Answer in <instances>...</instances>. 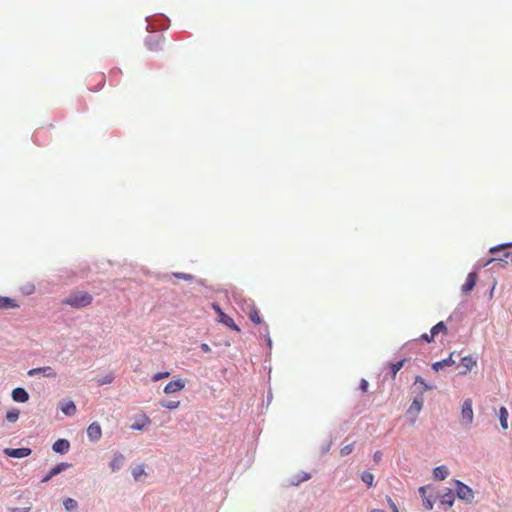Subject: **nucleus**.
<instances>
[{"instance_id":"9","label":"nucleus","mask_w":512,"mask_h":512,"mask_svg":"<svg viewBox=\"0 0 512 512\" xmlns=\"http://www.w3.org/2000/svg\"><path fill=\"white\" fill-rule=\"evenodd\" d=\"M164 38L162 35L150 36L146 40V46L150 51H158L161 49Z\"/></svg>"},{"instance_id":"19","label":"nucleus","mask_w":512,"mask_h":512,"mask_svg":"<svg viewBox=\"0 0 512 512\" xmlns=\"http://www.w3.org/2000/svg\"><path fill=\"white\" fill-rule=\"evenodd\" d=\"M414 386L418 389L420 394L433 389V386L428 385L421 376L415 378Z\"/></svg>"},{"instance_id":"33","label":"nucleus","mask_w":512,"mask_h":512,"mask_svg":"<svg viewBox=\"0 0 512 512\" xmlns=\"http://www.w3.org/2000/svg\"><path fill=\"white\" fill-rule=\"evenodd\" d=\"M361 480L371 487L373 485L374 476L372 473L365 471L361 475Z\"/></svg>"},{"instance_id":"21","label":"nucleus","mask_w":512,"mask_h":512,"mask_svg":"<svg viewBox=\"0 0 512 512\" xmlns=\"http://www.w3.org/2000/svg\"><path fill=\"white\" fill-rule=\"evenodd\" d=\"M18 303L9 297L0 296V309L16 308Z\"/></svg>"},{"instance_id":"7","label":"nucleus","mask_w":512,"mask_h":512,"mask_svg":"<svg viewBox=\"0 0 512 512\" xmlns=\"http://www.w3.org/2000/svg\"><path fill=\"white\" fill-rule=\"evenodd\" d=\"M31 449L30 448H26V447H23V448H5L4 449V453L9 456V457H13V458H24V457H27L31 454Z\"/></svg>"},{"instance_id":"5","label":"nucleus","mask_w":512,"mask_h":512,"mask_svg":"<svg viewBox=\"0 0 512 512\" xmlns=\"http://www.w3.org/2000/svg\"><path fill=\"white\" fill-rule=\"evenodd\" d=\"M477 365V361L474 357L468 355V356H465L461 359V363H460V374L462 375H465L467 374L469 371H471L475 366Z\"/></svg>"},{"instance_id":"12","label":"nucleus","mask_w":512,"mask_h":512,"mask_svg":"<svg viewBox=\"0 0 512 512\" xmlns=\"http://www.w3.org/2000/svg\"><path fill=\"white\" fill-rule=\"evenodd\" d=\"M431 490L430 486H422L419 489V493L423 500V506L427 510H431L433 508V500L432 495L427 496V492Z\"/></svg>"},{"instance_id":"36","label":"nucleus","mask_w":512,"mask_h":512,"mask_svg":"<svg viewBox=\"0 0 512 512\" xmlns=\"http://www.w3.org/2000/svg\"><path fill=\"white\" fill-rule=\"evenodd\" d=\"M170 376V372L168 371H165V372H159V373H156L153 377H152V380L154 382H158L160 381L161 379H164V378H167Z\"/></svg>"},{"instance_id":"23","label":"nucleus","mask_w":512,"mask_h":512,"mask_svg":"<svg viewBox=\"0 0 512 512\" xmlns=\"http://www.w3.org/2000/svg\"><path fill=\"white\" fill-rule=\"evenodd\" d=\"M248 316H249V319L254 323V324H260L262 322V319L260 317V314H259V311L258 309L252 305L251 308H250V311L248 312Z\"/></svg>"},{"instance_id":"1","label":"nucleus","mask_w":512,"mask_h":512,"mask_svg":"<svg viewBox=\"0 0 512 512\" xmlns=\"http://www.w3.org/2000/svg\"><path fill=\"white\" fill-rule=\"evenodd\" d=\"M92 300V295L86 291H73L62 300V304L73 308H83L89 306Z\"/></svg>"},{"instance_id":"24","label":"nucleus","mask_w":512,"mask_h":512,"mask_svg":"<svg viewBox=\"0 0 512 512\" xmlns=\"http://www.w3.org/2000/svg\"><path fill=\"white\" fill-rule=\"evenodd\" d=\"M449 474L446 466H438L434 469V477L438 480H444Z\"/></svg>"},{"instance_id":"38","label":"nucleus","mask_w":512,"mask_h":512,"mask_svg":"<svg viewBox=\"0 0 512 512\" xmlns=\"http://www.w3.org/2000/svg\"><path fill=\"white\" fill-rule=\"evenodd\" d=\"M173 276L179 279L190 281L193 279V276L191 274H185V273H173Z\"/></svg>"},{"instance_id":"22","label":"nucleus","mask_w":512,"mask_h":512,"mask_svg":"<svg viewBox=\"0 0 512 512\" xmlns=\"http://www.w3.org/2000/svg\"><path fill=\"white\" fill-rule=\"evenodd\" d=\"M159 405L168 410H175L180 407V401L178 400H162Z\"/></svg>"},{"instance_id":"44","label":"nucleus","mask_w":512,"mask_h":512,"mask_svg":"<svg viewBox=\"0 0 512 512\" xmlns=\"http://www.w3.org/2000/svg\"><path fill=\"white\" fill-rule=\"evenodd\" d=\"M360 389H361L363 392H367V390H368V382H367L365 379H362V380H361V383H360Z\"/></svg>"},{"instance_id":"15","label":"nucleus","mask_w":512,"mask_h":512,"mask_svg":"<svg viewBox=\"0 0 512 512\" xmlns=\"http://www.w3.org/2000/svg\"><path fill=\"white\" fill-rule=\"evenodd\" d=\"M423 402H424V400H423L422 396L414 398V400L412 401L411 405L409 406V408L407 410V413L413 414V415H418L420 413V411L422 410Z\"/></svg>"},{"instance_id":"34","label":"nucleus","mask_w":512,"mask_h":512,"mask_svg":"<svg viewBox=\"0 0 512 512\" xmlns=\"http://www.w3.org/2000/svg\"><path fill=\"white\" fill-rule=\"evenodd\" d=\"M63 504H64L65 509L68 510V511L74 510L78 506L77 501L72 499V498H66L64 500Z\"/></svg>"},{"instance_id":"32","label":"nucleus","mask_w":512,"mask_h":512,"mask_svg":"<svg viewBox=\"0 0 512 512\" xmlns=\"http://www.w3.org/2000/svg\"><path fill=\"white\" fill-rule=\"evenodd\" d=\"M144 474L145 470L143 465H138L132 470V475L136 481H138Z\"/></svg>"},{"instance_id":"30","label":"nucleus","mask_w":512,"mask_h":512,"mask_svg":"<svg viewBox=\"0 0 512 512\" xmlns=\"http://www.w3.org/2000/svg\"><path fill=\"white\" fill-rule=\"evenodd\" d=\"M19 410L16 409V408H13L11 410H8L7 413H6V419L7 421L13 423V422H16L19 418Z\"/></svg>"},{"instance_id":"8","label":"nucleus","mask_w":512,"mask_h":512,"mask_svg":"<svg viewBox=\"0 0 512 512\" xmlns=\"http://www.w3.org/2000/svg\"><path fill=\"white\" fill-rule=\"evenodd\" d=\"M37 374H42L44 377H48V378H55L57 376V373L55 372V370L50 366L33 368L28 371L29 376H34Z\"/></svg>"},{"instance_id":"13","label":"nucleus","mask_w":512,"mask_h":512,"mask_svg":"<svg viewBox=\"0 0 512 512\" xmlns=\"http://www.w3.org/2000/svg\"><path fill=\"white\" fill-rule=\"evenodd\" d=\"M478 276L475 272H471L468 274L465 283L462 285L461 290L463 293H469L473 290L476 285Z\"/></svg>"},{"instance_id":"46","label":"nucleus","mask_w":512,"mask_h":512,"mask_svg":"<svg viewBox=\"0 0 512 512\" xmlns=\"http://www.w3.org/2000/svg\"><path fill=\"white\" fill-rule=\"evenodd\" d=\"M201 350H202L203 352H205V353H208V352H210V351H211V348L209 347V345H208V344L203 343V344H201Z\"/></svg>"},{"instance_id":"29","label":"nucleus","mask_w":512,"mask_h":512,"mask_svg":"<svg viewBox=\"0 0 512 512\" xmlns=\"http://www.w3.org/2000/svg\"><path fill=\"white\" fill-rule=\"evenodd\" d=\"M440 332H443V333L447 332V328L443 322H438L436 325H434L431 328V331H430V333L432 334V337H435Z\"/></svg>"},{"instance_id":"3","label":"nucleus","mask_w":512,"mask_h":512,"mask_svg":"<svg viewBox=\"0 0 512 512\" xmlns=\"http://www.w3.org/2000/svg\"><path fill=\"white\" fill-rule=\"evenodd\" d=\"M456 493L460 499L466 502H471L474 498L472 489L460 481H456Z\"/></svg>"},{"instance_id":"40","label":"nucleus","mask_w":512,"mask_h":512,"mask_svg":"<svg viewBox=\"0 0 512 512\" xmlns=\"http://www.w3.org/2000/svg\"><path fill=\"white\" fill-rule=\"evenodd\" d=\"M212 308L214 309V311L217 313L218 315V318L221 317V313H224L223 310L220 308V306L216 303H213L212 304Z\"/></svg>"},{"instance_id":"4","label":"nucleus","mask_w":512,"mask_h":512,"mask_svg":"<svg viewBox=\"0 0 512 512\" xmlns=\"http://www.w3.org/2000/svg\"><path fill=\"white\" fill-rule=\"evenodd\" d=\"M185 381L182 379H177L170 381L165 387H164V393L167 395L179 392L185 388Z\"/></svg>"},{"instance_id":"14","label":"nucleus","mask_w":512,"mask_h":512,"mask_svg":"<svg viewBox=\"0 0 512 512\" xmlns=\"http://www.w3.org/2000/svg\"><path fill=\"white\" fill-rule=\"evenodd\" d=\"M12 399L16 402L25 403L29 399V394L24 388H15L12 391Z\"/></svg>"},{"instance_id":"16","label":"nucleus","mask_w":512,"mask_h":512,"mask_svg":"<svg viewBox=\"0 0 512 512\" xmlns=\"http://www.w3.org/2000/svg\"><path fill=\"white\" fill-rule=\"evenodd\" d=\"M53 450L57 453H67L70 449V443L66 439H58L52 446Z\"/></svg>"},{"instance_id":"48","label":"nucleus","mask_w":512,"mask_h":512,"mask_svg":"<svg viewBox=\"0 0 512 512\" xmlns=\"http://www.w3.org/2000/svg\"><path fill=\"white\" fill-rule=\"evenodd\" d=\"M494 260H495L494 258L490 259L485 265H488L489 263L493 262Z\"/></svg>"},{"instance_id":"43","label":"nucleus","mask_w":512,"mask_h":512,"mask_svg":"<svg viewBox=\"0 0 512 512\" xmlns=\"http://www.w3.org/2000/svg\"><path fill=\"white\" fill-rule=\"evenodd\" d=\"M422 340H425L427 341L428 343L432 342L434 337H432V334L430 333V335H428L427 333H424L421 335L420 337Z\"/></svg>"},{"instance_id":"39","label":"nucleus","mask_w":512,"mask_h":512,"mask_svg":"<svg viewBox=\"0 0 512 512\" xmlns=\"http://www.w3.org/2000/svg\"><path fill=\"white\" fill-rule=\"evenodd\" d=\"M511 246H512V244H505V245H501V246H495V247H492L490 249V252L491 253H495V252H497V251H499V250H501L503 248H507V247H511Z\"/></svg>"},{"instance_id":"28","label":"nucleus","mask_w":512,"mask_h":512,"mask_svg":"<svg viewBox=\"0 0 512 512\" xmlns=\"http://www.w3.org/2000/svg\"><path fill=\"white\" fill-rule=\"evenodd\" d=\"M150 423H151L150 418L147 417V416H144L143 419H142V422H135V423H133L131 428L133 430H142L146 426L150 425Z\"/></svg>"},{"instance_id":"27","label":"nucleus","mask_w":512,"mask_h":512,"mask_svg":"<svg viewBox=\"0 0 512 512\" xmlns=\"http://www.w3.org/2000/svg\"><path fill=\"white\" fill-rule=\"evenodd\" d=\"M61 410L66 415H73L76 412V406L73 401H68L62 404Z\"/></svg>"},{"instance_id":"17","label":"nucleus","mask_w":512,"mask_h":512,"mask_svg":"<svg viewBox=\"0 0 512 512\" xmlns=\"http://www.w3.org/2000/svg\"><path fill=\"white\" fill-rule=\"evenodd\" d=\"M218 321L224 324L225 326L229 327L230 329L240 332V328L238 327V325H236L234 320L227 314L221 313V317L218 318Z\"/></svg>"},{"instance_id":"49","label":"nucleus","mask_w":512,"mask_h":512,"mask_svg":"<svg viewBox=\"0 0 512 512\" xmlns=\"http://www.w3.org/2000/svg\"><path fill=\"white\" fill-rule=\"evenodd\" d=\"M509 255H510V253H505V254H504V257H505V258H508V257H509Z\"/></svg>"},{"instance_id":"31","label":"nucleus","mask_w":512,"mask_h":512,"mask_svg":"<svg viewBox=\"0 0 512 512\" xmlns=\"http://www.w3.org/2000/svg\"><path fill=\"white\" fill-rule=\"evenodd\" d=\"M405 363V359H402L396 363H391L390 364V367H391V373H392V377L395 378L398 371L403 367Z\"/></svg>"},{"instance_id":"35","label":"nucleus","mask_w":512,"mask_h":512,"mask_svg":"<svg viewBox=\"0 0 512 512\" xmlns=\"http://www.w3.org/2000/svg\"><path fill=\"white\" fill-rule=\"evenodd\" d=\"M353 449H354V444L353 443L345 445L344 447L341 448L340 454L342 456L349 455L350 453H352Z\"/></svg>"},{"instance_id":"11","label":"nucleus","mask_w":512,"mask_h":512,"mask_svg":"<svg viewBox=\"0 0 512 512\" xmlns=\"http://www.w3.org/2000/svg\"><path fill=\"white\" fill-rule=\"evenodd\" d=\"M69 467H70V464H68V463H60V464L56 465L54 468H52L49 471V473L45 477L42 478L41 483L48 482L52 477L60 474L61 472L68 469Z\"/></svg>"},{"instance_id":"41","label":"nucleus","mask_w":512,"mask_h":512,"mask_svg":"<svg viewBox=\"0 0 512 512\" xmlns=\"http://www.w3.org/2000/svg\"><path fill=\"white\" fill-rule=\"evenodd\" d=\"M212 308L214 309V311L217 313L218 315V318L221 317V313H224L223 310L220 308V306L216 303H213L212 304Z\"/></svg>"},{"instance_id":"25","label":"nucleus","mask_w":512,"mask_h":512,"mask_svg":"<svg viewBox=\"0 0 512 512\" xmlns=\"http://www.w3.org/2000/svg\"><path fill=\"white\" fill-rule=\"evenodd\" d=\"M454 503V494L449 490L447 493L441 496L440 504L451 507Z\"/></svg>"},{"instance_id":"26","label":"nucleus","mask_w":512,"mask_h":512,"mask_svg":"<svg viewBox=\"0 0 512 512\" xmlns=\"http://www.w3.org/2000/svg\"><path fill=\"white\" fill-rule=\"evenodd\" d=\"M499 419L501 427L506 430L508 428V411L505 407L499 409Z\"/></svg>"},{"instance_id":"45","label":"nucleus","mask_w":512,"mask_h":512,"mask_svg":"<svg viewBox=\"0 0 512 512\" xmlns=\"http://www.w3.org/2000/svg\"><path fill=\"white\" fill-rule=\"evenodd\" d=\"M382 458V453L380 451H377L374 453L373 459L375 462H379Z\"/></svg>"},{"instance_id":"20","label":"nucleus","mask_w":512,"mask_h":512,"mask_svg":"<svg viewBox=\"0 0 512 512\" xmlns=\"http://www.w3.org/2000/svg\"><path fill=\"white\" fill-rule=\"evenodd\" d=\"M124 463V456L120 453H116L110 462V468L114 472L122 467Z\"/></svg>"},{"instance_id":"42","label":"nucleus","mask_w":512,"mask_h":512,"mask_svg":"<svg viewBox=\"0 0 512 512\" xmlns=\"http://www.w3.org/2000/svg\"><path fill=\"white\" fill-rule=\"evenodd\" d=\"M112 380H113V378L111 376H106L105 378H103V380H98V384L99 385L109 384L112 382Z\"/></svg>"},{"instance_id":"18","label":"nucleus","mask_w":512,"mask_h":512,"mask_svg":"<svg viewBox=\"0 0 512 512\" xmlns=\"http://www.w3.org/2000/svg\"><path fill=\"white\" fill-rule=\"evenodd\" d=\"M454 352L449 355L448 358L443 359L441 361L435 362L432 367L435 371H439L445 366H452L455 364V360L453 359Z\"/></svg>"},{"instance_id":"47","label":"nucleus","mask_w":512,"mask_h":512,"mask_svg":"<svg viewBox=\"0 0 512 512\" xmlns=\"http://www.w3.org/2000/svg\"><path fill=\"white\" fill-rule=\"evenodd\" d=\"M30 508H12L11 512H29Z\"/></svg>"},{"instance_id":"2","label":"nucleus","mask_w":512,"mask_h":512,"mask_svg":"<svg viewBox=\"0 0 512 512\" xmlns=\"http://www.w3.org/2000/svg\"><path fill=\"white\" fill-rule=\"evenodd\" d=\"M105 84V75L102 72H95L87 77L88 89L96 92L99 91Z\"/></svg>"},{"instance_id":"10","label":"nucleus","mask_w":512,"mask_h":512,"mask_svg":"<svg viewBox=\"0 0 512 512\" xmlns=\"http://www.w3.org/2000/svg\"><path fill=\"white\" fill-rule=\"evenodd\" d=\"M101 427L97 422L91 423L87 428V436L91 441H97L101 438Z\"/></svg>"},{"instance_id":"37","label":"nucleus","mask_w":512,"mask_h":512,"mask_svg":"<svg viewBox=\"0 0 512 512\" xmlns=\"http://www.w3.org/2000/svg\"><path fill=\"white\" fill-rule=\"evenodd\" d=\"M388 503L393 512H399L396 504L392 501L391 498H388ZM372 512H386V511L382 510V509H374Z\"/></svg>"},{"instance_id":"6","label":"nucleus","mask_w":512,"mask_h":512,"mask_svg":"<svg viewBox=\"0 0 512 512\" xmlns=\"http://www.w3.org/2000/svg\"><path fill=\"white\" fill-rule=\"evenodd\" d=\"M461 415L464 420H466L467 424H471L473 422L474 413L472 409V400L466 399L462 405Z\"/></svg>"}]
</instances>
